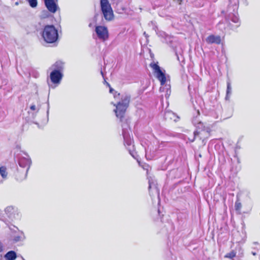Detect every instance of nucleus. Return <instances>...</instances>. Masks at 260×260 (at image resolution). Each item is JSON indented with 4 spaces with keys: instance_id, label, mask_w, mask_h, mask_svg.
<instances>
[{
    "instance_id": "1",
    "label": "nucleus",
    "mask_w": 260,
    "mask_h": 260,
    "mask_svg": "<svg viewBox=\"0 0 260 260\" xmlns=\"http://www.w3.org/2000/svg\"><path fill=\"white\" fill-rule=\"evenodd\" d=\"M211 129L207 124L199 122L197 124L193 135H190L188 139L190 142L197 141L201 146H204L211 136Z\"/></svg>"
},
{
    "instance_id": "2",
    "label": "nucleus",
    "mask_w": 260,
    "mask_h": 260,
    "mask_svg": "<svg viewBox=\"0 0 260 260\" xmlns=\"http://www.w3.org/2000/svg\"><path fill=\"white\" fill-rule=\"evenodd\" d=\"M120 99V101L118 102L116 105L114 104V106H116L114 112L116 117L120 121H122L129 106L130 98L127 95H122Z\"/></svg>"
},
{
    "instance_id": "3",
    "label": "nucleus",
    "mask_w": 260,
    "mask_h": 260,
    "mask_svg": "<svg viewBox=\"0 0 260 260\" xmlns=\"http://www.w3.org/2000/svg\"><path fill=\"white\" fill-rule=\"evenodd\" d=\"M42 37L48 43H54L58 38V31L53 25H46L42 32Z\"/></svg>"
},
{
    "instance_id": "4",
    "label": "nucleus",
    "mask_w": 260,
    "mask_h": 260,
    "mask_svg": "<svg viewBox=\"0 0 260 260\" xmlns=\"http://www.w3.org/2000/svg\"><path fill=\"white\" fill-rule=\"evenodd\" d=\"M101 11L104 18L107 21H111L114 18V14L108 0H100Z\"/></svg>"
},
{
    "instance_id": "5",
    "label": "nucleus",
    "mask_w": 260,
    "mask_h": 260,
    "mask_svg": "<svg viewBox=\"0 0 260 260\" xmlns=\"http://www.w3.org/2000/svg\"><path fill=\"white\" fill-rule=\"evenodd\" d=\"M150 66L156 74V77L160 81L161 85H164L166 82V77L164 73L161 70L159 66L155 63H151Z\"/></svg>"
},
{
    "instance_id": "6",
    "label": "nucleus",
    "mask_w": 260,
    "mask_h": 260,
    "mask_svg": "<svg viewBox=\"0 0 260 260\" xmlns=\"http://www.w3.org/2000/svg\"><path fill=\"white\" fill-rule=\"evenodd\" d=\"M95 31L98 38L103 41L107 40L109 38V31L107 27L99 25L95 28Z\"/></svg>"
},
{
    "instance_id": "7",
    "label": "nucleus",
    "mask_w": 260,
    "mask_h": 260,
    "mask_svg": "<svg viewBox=\"0 0 260 260\" xmlns=\"http://www.w3.org/2000/svg\"><path fill=\"white\" fill-rule=\"evenodd\" d=\"M45 6L48 10V11L51 13H56L59 8L57 5V0H43Z\"/></svg>"
},
{
    "instance_id": "8",
    "label": "nucleus",
    "mask_w": 260,
    "mask_h": 260,
    "mask_svg": "<svg viewBox=\"0 0 260 260\" xmlns=\"http://www.w3.org/2000/svg\"><path fill=\"white\" fill-rule=\"evenodd\" d=\"M63 75L60 71L58 70H53L50 75L51 82L53 84H58L60 83Z\"/></svg>"
},
{
    "instance_id": "9",
    "label": "nucleus",
    "mask_w": 260,
    "mask_h": 260,
    "mask_svg": "<svg viewBox=\"0 0 260 260\" xmlns=\"http://www.w3.org/2000/svg\"><path fill=\"white\" fill-rule=\"evenodd\" d=\"M206 42L208 44H220L221 42V38L219 36H215L213 35H209L206 39Z\"/></svg>"
},
{
    "instance_id": "10",
    "label": "nucleus",
    "mask_w": 260,
    "mask_h": 260,
    "mask_svg": "<svg viewBox=\"0 0 260 260\" xmlns=\"http://www.w3.org/2000/svg\"><path fill=\"white\" fill-rule=\"evenodd\" d=\"M52 67L54 69V70H58L61 72L63 68V63L60 60L57 61L52 65Z\"/></svg>"
},
{
    "instance_id": "11",
    "label": "nucleus",
    "mask_w": 260,
    "mask_h": 260,
    "mask_svg": "<svg viewBox=\"0 0 260 260\" xmlns=\"http://www.w3.org/2000/svg\"><path fill=\"white\" fill-rule=\"evenodd\" d=\"M16 257L17 255L16 252L12 250L8 252L5 255V257L7 260H15Z\"/></svg>"
},
{
    "instance_id": "12",
    "label": "nucleus",
    "mask_w": 260,
    "mask_h": 260,
    "mask_svg": "<svg viewBox=\"0 0 260 260\" xmlns=\"http://www.w3.org/2000/svg\"><path fill=\"white\" fill-rule=\"evenodd\" d=\"M242 207V204L240 202L239 199L238 198L235 202V210L236 211L237 213L238 214H241Z\"/></svg>"
},
{
    "instance_id": "13",
    "label": "nucleus",
    "mask_w": 260,
    "mask_h": 260,
    "mask_svg": "<svg viewBox=\"0 0 260 260\" xmlns=\"http://www.w3.org/2000/svg\"><path fill=\"white\" fill-rule=\"evenodd\" d=\"M0 174L3 178H6L7 177V168L5 166H2L0 167Z\"/></svg>"
},
{
    "instance_id": "14",
    "label": "nucleus",
    "mask_w": 260,
    "mask_h": 260,
    "mask_svg": "<svg viewBox=\"0 0 260 260\" xmlns=\"http://www.w3.org/2000/svg\"><path fill=\"white\" fill-rule=\"evenodd\" d=\"M237 252L235 250H233L229 253H227L224 256V258L233 259L236 256Z\"/></svg>"
},
{
    "instance_id": "15",
    "label": "nucleus",
    "mask_w": 260,
    "mask_h": 260,
    "mask_svg": "<svg viewBox=\"0 0 260 260\" xmlns=\"http://www.w3.org/2000/svg\"><path fill=\"white\" fill-rule=\"evenodd\" d=\"M232 91V88L231 83L230 82H228L227 83V89H226V95L225 97V99L228 100L230 99V96Z\"/></svg>"
},
{
    "instance_id": "16",
    "label": "nucleus",
    "mask_w": 260,
    "mask_h": 260,
    "mask_svg": "<svg viewBox=\"0 0 260 260\" xmlns=\"http://www.w3.org/2000/svg\"><path fill=\"white\" fill-rule=\"evenodd\" d=\"M30 6L32 8H35L37 6V0H27Z\"/></svg>"
},
{
    "instance_id": "17",
    "label": "nucleus",
    "mask_w": 260,
    "mask_h": 260,
    "mask_svg": "<svg viewBox=\"0 0 260 260\" xmlns=\"http://www.w3.org/2000/svg\"><path fill=\"white\" fill-rule=\"evenodd\" d=\"M23 162H26L28 165L29 164V161L28 159L25 158H21L19 161V166L21 167H23L22 165V163Z\"/></svg>"
},
{
    "instance_id": "18",
    "label": "nucleus",
    "mask_w": 260,
    "mask_h": 260,
    "mask_svg": "<svg viewBox=\"0 0 260 260\" xmlns=\"http://www.w3.org/2000/svg\"><path fill=\"white\" fill-rule=\"evenodd\" d=\"M107 84L110 87V90H109L110 92V93H112L113 91H114L112 87H110V84L108 83H107Z\"/></svg>"
},
{
    "instance_id": "19",
    "label": "nucleus",
    "mask_w": 260,
    "mask_h": 260,
    "mask_svg": "<svg viewBox=\"0 0 260 260\" xmlns=\"http://www.w3.org/2000/svg\"><path fill=\"white\" fill-rule=\"evenodd\" d=\"M120 96V94L119 93H117V92H115L114 96V98L116 99L117 96L119 97Z\"/></svg>"
},
{
    "instance_id": "20",
    "label": "nucleus",
    "mask_w": 260,
    "mask_h": 260,
    "mask_svg": "<svg viewBox=\"0 0 260 260\" xmlns=\"http://www.w3.org/2000/svg\"><path fill=\"white\" fill-rule=\"evenodd\" d=\"M30 109L34 111L36 110V106L35 105H31L30 107Z\"/></svg>"
},
{
    "instance_id": "21",
    "label": "nucleus",
    "mask_w": 260,
    "mask_h": 260,
    "mask_svg": "<svg viewBox=\"0 0 260 260\" xmlns=\"http://www.w3.org/2000/svg\"><path fill=\"white\" fill-rule=\"evenodd\" d=\"M177 1L180 2V4L183 0H177Z\"/></svg>"
},
{
    "instance_id": "22",
    "label": "nucleus",
    "mask_w": 260,
    "mask_h": 260,
    "mask_svg": "<svg viewBox=\"0 0 260 260\" xmlns=\"http://www.w3.org/2000/svg\"><path fill=\"white\" fill-rule=\"evenodd\" d=\"M163 143H164V142H163V141H161L159 145H160V144H162Z\"/></svg>"
},
{
    "instance_id": "23",
    "label": "nucleus",
    "mask_w": 260,
    "mask_h": 260,
    "mask_svg": "<svg viewBox=\"0 0 260 260\" xmlns=\"http://www.w3.org/2000/svg\"><path fill=\"white\" fill-rule=\"evenodd\" d=\"M48 17V16H43V18H46V17Z\"/></svg>"
},
{
    "instance_id": "24",
    "label": "nucleus",
    "mask_w": 260,
    "mask_h": 260,
    "mask_svg": "<svg viewBox=\"0 0 260 260\" xmlns=\"http://www.w3.org/2000/svg\"><path fill=\"white\" fill-rule=\"evenodd\" d=\"M149 188H151V185H150L149 186Z\"/></svg>"
}]
</instances>
